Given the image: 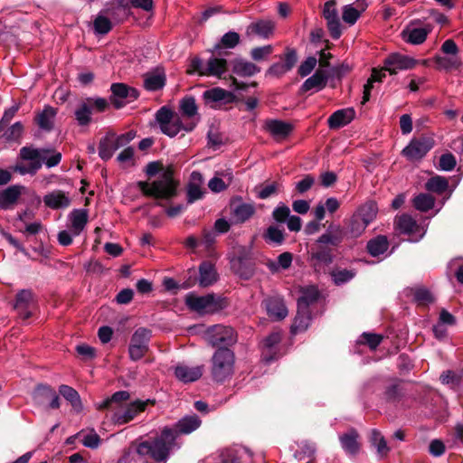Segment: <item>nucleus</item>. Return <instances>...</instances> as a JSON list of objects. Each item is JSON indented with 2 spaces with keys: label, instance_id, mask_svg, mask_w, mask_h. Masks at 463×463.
<instances>
[{
  "label": "nucleus",
  "instance_id": "11",
  "mask_svg": "<svg viewBox=\"0 0 463 463\" xmlns=\"http://www.w3.org/2000/svg\"><path fill=\"white\" fill-rule=\"evenodd\" d=\"M110 91L109 102L116 109L124 108L139 97V91L137 89L121 82L111 84Z\"/></svg>",
  "mask_w": 463,
  "mask_h": 463
},
{
  "label": "nucleus",
  "instance_id": "22",
  "mask_svg": "<svg viewBox=\"0 0 463 463\" xmlns=\"http://www.w3.org/2000/svg\"><path fill=\"white\" fill-rule=\"evenodd\" d=\"M431 32V26L413 27L412 24L402 31V38L404 42L413 45L423 43L429 33Z\"/></svg>",
  "mask_w": 463,
  "mask_h": 463
},
{
  "label": "nucleus",
  "instance_id": "31",
  "mask_svg": "<svg viewBox=\"0 0 463 463\" xmlns=\"http://www.w3.org/2000/svg\"><path fill=\"white\" fill-rule=\"evenodd\" d=\"M404 395L405 390L402 381L394 380L385 386L383 393V399L388 403L396 404L404 397Z\"/></svg>",
  "mask_w": 463,
  "mask_h": 463
},
{
  "label": "nucleus",
  "instance_id": "4",
  "mask_svg": "<svg viewBox=\"0 0 463 463\" xmlns=\"http://www.w3.org/2000/svg\"><path fill=\"white\" fill-rule=\"evenodd\" d=\"M137 186L146 196L168 200L176 195L177 183L173 177L172 169L168 168L158 179L152 183L139 181Z\"/></svg>",
  "mask_w": 463,
  "mask_h": 463
},
{
  "label": "nucleus",
  "instance_id": "19",
  "mask_svg": "<svg viewBox=\"0 0 463 463\" xmlns=\"http://www.w3.org/2000/svg\"><path fill=\"white\" fill-rule=\"evenodd\" d=\"M262 305L269 317L273 321L283 320L288 314L284 299L279 296H269L266 298Z\"/></svg>",
  "mask_w": 463,
  "mask_h": 463
},
{
  "label": "nucleus",
  "instance_id": "49",
  "mask_svg": "<svg viewBox=\"0 0 463 463\" xmlns=\"http://www.w3.org/2000/svg\"><path fill=\"white\" fill-rule=\"evenodd\" d=\"M448 180L440 175H436L430 178L425 184V188L427 191L436 193L438 194H443L448 189Z\"/></svg>",
  "mask_w": 463,
  "mask_h": 463
},
{
  "label": "nucleus",
  "instance_id": "61",
  "mask_svg": "<svg viewBox=\"0 0 463 463\" xmlns=\"http://www.w3.org/2000/svg\"><path fill=\"white\" fill-rule=\"evenodd\" d=\"M376 213L377 208L376 205L373 203L364 205L358 210V212L355 213L356 215H361L363 220L366 221L368 225L376 217Z\"/></svg>",
  "mask_w": 463,
  "mask_h": 463
},
{
  "label": "nucleus",
  "instance_id": "57",
  "mask_svg": "<svg viewBox=\"0 0 463 463\" xmlns=\"http://www.w3.org/2000/svg\"><path fill=\"white\" fill-rule=\"evenodd\" d=\"M414 300L419 304H430L434 301L430 291L426 288H411Z\"/></svg>",
  "mask_w": 463,
  "mask_h": 463
},
{
  "label": "nucleus",
  "instance_id": "28",
  "mask_svg": "<svg viewBox=\"0 0 463 463\" xmlns=\"http://www.w3.org/2000/svg\"><path fill=\"white\" fill-rule=\"evenodd\" d=\"M57 109L52 106H44L43 109L38 112L34 118V122L40 129L50 132L54 128V119Z\"/></svg>",
  "mask_w": 463,
  "mask_h": 463
},
{
  "label": "nucleus",
  "instance_id": "46",
  "mask_svg": "<svg viewBox=\"0 0 463 463\" xmlns=\"http://www.w3.org/2000/svg\"><path fill=\"white\" fill-rule=\"evenodd\" d=\"M389 247L388 240L385 236L379 235L367 242V251L373 257H377L384 253Z\"/></svg>",
  "mask_w": 463,
  "mask_h": 463
},
{
  "label": "nucleus",
  "instance_id": "20",
  "mask_svg": "<svg viewBox=\"0 0 463 463\" xmlns=\"http://www.w3.org/2000/svg\"><path fill=\"white\" fill-rule=\"evenodd\" d=\"M203 99L205 105L211 106V108H216L217 103L231 104L236 100L235 95L224 89L220 87H214L205 90L203 93Z\"/></svg>",
  "mask_w": 463,
  "mask_h": 463
},
{
  "label": "nucleus",
  "instance_id": "5",
  "mask_svg": "<svg viewBox=\"0 0 463 463\" xmlns=\"http://www.w3.org/2000/svg\"><path fill=\"white\" fill-rule=\"evenodd\" d=\"M211 375L214 382L222 383L230 379L234 373L235 354L230 348H217L213 353Z\"/></svg>",
  "mask_w": 463,
  "mask_h": 463
},
{
  "label": "nucleus",
  "instance_id": "24",
  "mask_svg": "<svg viewBox=\"0 0 463 463\" xmlns=\"http://www.w3.org/2000/svg\"><path fill=\"white\" fill-rule=\"evenodd\" d=\"M143 86L147 91L162 90L166 83V75L162 68H156L143 75Z\"/></svg>",
  "mask_w": 463,
  "mask_h": 463
},
{
  "label": "nucleus",
  "instance_id": "47",
  "mask_svg": "<svg viewBox=\"0 0 463 463\" xmlns=\"http://www.w3.org/2000/svg\"><path fill=\"white\" fill-rule=\"evenodd\" d=\"M433 61L436 63L438 70L451 71L458 69L461 66V61L458 56H440L435 55Z\"/></svg>",
  "mask_w": 463,
  "mask_h": 463
},
{
  "label": "nucleus",
  "instance_id": "2",
  "mask_svg": "<svg viewBox=\"0 0 463 463\" xmlns=\"http://www.w3.org/2000/svg\"><path fill=\"white\" fill-rule=\"evenodd\" d=\"M129 399L130 393L128 391H118L110 397L98 403L96 407L99 411H114L112 420L117 424L122 425L131 421L138 413L144 411L149 402V400H136L123 406V402H128Z\"/></svg>",
  "mask_w": 463,
  "mask_h": 463
},
{
  "label": "nucleus",
  "instance_id": "62",
  "mask_svg": "<svg viewBox=\"0 0 463 463\" xmlns=\"http://www.w3.org/2000/svg\"><path fill=\"white\" fill-rule=\"evenodd\" d=\"M360 15L361 13L351 5H346L343 7L342 19L349 25L354 24Z\"/></svg>",
  "mask_w": 463,
  "mask_h": 463
},
{
  "label": "nucleus",
  "instance_id": "40",
  "mask_svg": "<svg viewBox=\"0 0 463 463\" xmlns=\"http://www.w3.org/2000/svg\"><path fill=\"white\" fill-rule=\"evenodd\" d=\"M19 185H12L0 192V209H9L16 203L21 195V189Z\"/></svg>",
  "mask_w": 463,
  "mask_h": 463
},
{
  "label": "nucleus",
  "instance_id": "17",
  "mask_svg": "<svg viewBox=\"0 0 463 463\" xmlns=\"http://www.w3.org/2000/svg\"><path fill=\"white\" fill-rule=\"evenodd\" d=\"M276 24L271 19H258L251 22L245 30V35L248 38L259 37L261 39H269L273 36Z\"/></svg>",
  "mask_w": 463,
  "mask_h": 463
},
{
  "label": "nucleus",
  "instance_id": "64",
  "mask_svg": "<svg viewBox=\"0 0 463 463\" xmlns=\"http://www.w3.org/2000/svg\"><path fill=\"white\" fill-rule=\"evenodd\" d=\"M290 214V209L284 203L278 205L272 212V217L277 222H285Z\"/></svg>",
  "mask_w": 463,
  "mask_h": 463
},
{
  "label": "nucleus",
  "instance_id": "3",
  "mask_svg": "<svg viewBox=\"0 0 463 463\" xmlns=\"http://www.w3.org/2000/svg\"><path fill=\"white\" fill-rule=\"evenodd\" d=\"M184 118L166 106L161 107L156 113L160 130L169 137H175L181 130L191 132L195 128L198 119L184 120Z\"/></svg>",
  "mask_w": 463,
  "mask_h": 463
},
{
  "label": "nucleus",
  "instance_id": "12",
  "mask_svg": "<svg viewBox=\"0 0 463 463\" xmlns=\"http://www.w3.org/2000/svg\"><path fill=\"white\" fill-rule=\"evenodd\" d=\"M210 343L218 348H230L237 343L238 337L232 326L216 325L210 331Z\"/></svg>",
  "mask_w": 463,
  "mask_h": 463
},
{
  "label": "nucleus",
  "instance_id": "48",
  "mask_svg": "<svg viewBox=\"0 0 463 463\" xmlns=\"http://www.w3.org/2000/svg\"><path fill=\"white\" fill-rule=\"evenodd\" d=\"M91 109L89 103L86 100L82 101L78 108L74 111L75 119L79 126L86 127L88 126L92 118H91Z\"/></svg>",
  "mask_w": 463,
  "mask_h": 463
},
{
  "label": "nucleus",
  "instance_id": "41",
  "mask_svg": "<svg viewBox=\"0 0 463 463\" xmlns=\"http://www.w3.org/2000/svg\"><path fill=\"white\" fill-rule=\"evenodd\" d=\"M179 109L182 113V117H185L187 120L198 119V107L195 102V99L193 96H185L180 100Z\"/></svg>",
  "mask_w": 463,
  "mask_h": 463
},
{
  "label": "nucleus",
  "instance_id": "56",
  "mask_svg": "<svg viewBox=\"0 0 463 463\" xmlns=\"http://www.w3.org/2000/svg\"><path fill=\"white\" fill-rule=\"evenodd\" d=\"M42 149L33 146H23L20 149V157L30 163L41 162Z\"/></svg>",
  "mask_w": 463,
  "mask_h": 463
},
{
  "label": "nucleus",
  "instance_id": "53",
  "mask_svg": "<svg viewBox=\"0 0 463 463\" xmlns=\"http://www.w3.org/2000/svg\"><path fill=\"white\" fill-rule=\"evenodd\" d=\"M54 391L50 385L39 384L33 392V399L38 404H43L47 401L50 402Z\"/></svg>",
  "mask_w": 463,
  "mask_h": 463
},
{
  "label": "nucleus",
  "instance_id": "14",
  "mask_svg": "<svg viewBox=\"0 0 463 463\" xmlns=\"http://www.w3.org/2000/svg\"><path fill=\"white\" fill-rule=\"evenodd\" d=\"M255 212L254 205L252 203H244L240 196L231 200L230 214L232 223H244L254 215Z\"/></svg>",
  "mask_w": 463,
  "mask_h": 463
},
{
  "label": "nucleus",
  "instance_id": "59",
  "mask_svg": "<svg viewBox=\"0 0 463 463\" xmlns=\"http://www.w3.org/2000/svg\"><path fill=\"white\" fill-rule=\"evenodd\" d=\"M24 126L21 122H15L11 127H9L2 135V137L5 141H15L19 139L23 134Z\"/></svg>",
  "mask_w": 463,
  "mask_h": 463
},
{
  "label": "nucleus",
  "instance_id": "63",
  "mask_svg": "<svg viewBox=\"0 0 463 463\" xmlns=\"http://www.w3.org/2000/svg\"><path fill=\"white\" fill-rule=\"evenodd\" d=\"M273 52V47L269 44L261 47H255L250 51V57L256 61L266 60Z\"/></svg>",
  "mask_w": 463,
  "mask_h": 463
},
{
  "label": "nucleus",
  "instance_id": "60",
  "mask_svg": "<svg viewBox=\"0 0 463 463\" xmlns=\"http://www.w3.org/2000/svg\"><path fill=\"white\" fill-rule=\"evenodd\" d=\"M360 338V343L368 345L372 350H375L382 343L383 336L380 334L364 332Z\"/></svg>",
  "mask_w": 463,
  "mask_h": 463
},
{
  "label": "nucleus",
  "instance_id": "55",
  "mask_svg": "<svg viewBox=\"0 0 463 463\" xmlns=\"http://www.w3.org/2000/svg\"><path fill=\"white\" fill-rule=\"evenodd\" d=\"M61 154L53 152L51 149L42 148L41 163H44L47 167H54L60 164Z\"/></svg>",
  "mask_w": 463,
  "mask_h": 463
},
{
  "label": "nucleus",
  "instance_id": "42",
  "mask_svg": "<svg viewBox=\"0 0 463 463\" xmlns=\"http://www.w3.org/2000/svg\"><path fill=\"white\" fill-rule=\"evenodd\" d=\"M369 441L376 449L377 455L380 458L387 457L391 449L388 447L385 438L378 430H372Z\"/></svg>",
  "mask_w": 463,
  "mask_h": 463
},
{
  "label": "nucleus",
  "instance_id": "44",
  "mask_svg": "<svg viewBox=\"0 0 463 463\" xmlns=\"http://www.w3.org/2000/svg\"><path fill=\"white\" fill-rule=\"evenodd\" d=\"M292 260L293 255L290 252L286 251L278 256L277 261L269 260L265 264L270 272L276 273L280 269H288L291 266Z\"/></svg>",
  "mask_w": 463,
  "mask_h": 463
},
{
  "label": "nucleus",
  "instance_id": "39",
  "mask_svg": "<svg viewBox=\"0 0 463 463\" xmlns=\"http://www.w3.org/2000/svg\"><path fill=\"white\" fill-rule=\"evenodd\" d=\"M320 292L315 286L304 288L301 296L298 299V307L309 309V307L318 301Z\"/></svg>",
  "mask_w": 463,
  "mask_h": 463
},
{
  "label": "nucleus",
  "instance_id": "21",
  "mask_svg": "<svg viewBox=\"0 0 463 463\" xmlns=\"http://www.w3.org/2000/svg\"><path fill=\"white\" fill-rule=\"evenodd\" d=\"M33 304V294L30 289H21L15 296L14 309L19 317L26 320L32 317L31 307Z\"/></svg>",
  "mask_w": 463,
  "mask_h": 463
},
{
  "label": "nucleus",
  "instance_id": "33",
  "mask_svg": "<svg viewBox=\"0 0 463 463\" xmlns=\"http://www.w3.org/2000/svg\"><path fill=\"white\" fill-rule=\"evenodd\" d=\"M232 72L240 77H250L260 71V68L253 62L241 58L232 61Z\"/></svg>",
  "mask_w": 463,
  "mask_h": 463
},
{
  "label": "nucleus",
  "instance_id": "51",
  "mask_svg": "<svg viewBox=\"0 0 463 463\" xmlns=\"http://www.w3.org/2000/svg\"><path fill=\"white\" fill-rule=\"evenodd\" d=\"M240 43V34L236 32L230 31L224 33L220 43L214 46V50H219L222 47L227 49H233Z\"/></svg>",
  "mask_w": 463,
  "mask_h": 463
},
{
  "label": "nucleus",
  "instance_id": "37",
  "mask_svg": "<svg viewBox=\"0 0 463 463\" xmlns=\"http://www.w3.org/2000/svg\"><path fill=\"white\" fill-rule=\"evenodd\" d=\"M199 284L201 287H208L216 282L218 274L216 269L209 261H203L199 266Z\"/></svg>",
  "mask_w": 463,
  "mask_h": 463
},
{
  "label": "nucleus",
  "instance_id": "27",
  "mask_svg": "<svg viewBox=\"0 0 463 463\" xmlns=\"http://www.w3.org/2000/svg\"><path fill=\"white\" fill-rule=\"evenodd\" d=\"M71 202L69 194L61 190H54L43 196L44 204L53 210L67 208Z\"/></svg>",
  "mask_w": 463,
  "mask_h": 463
},
{
  "label": "nucleus",
  "instance_id": "52",
  "mask_svg": "<svg viewBox=\"0 0 463 463\" xmlns=\"http://www.w3.org/2000/svg\"><path fill=\"white\" fill-rule=\"evenodd\" d=\"M367 226L366 221H364L361 215L354 213L350 220L348 232L352 237L357 238L364 232Z\"/></svg>",
  "mask_w": 463,
  "mask_h": 463
},
{
  "label": "nucleus",
  "instance_id": "50",
  "mask_svg": "<svg viewBox=\"0 0 463 463\" xmlns=\"http://www.w3.org/2000/svg\"><path fill=\"white\" fill-rule=\"evenodd\" d=\"M435 199L429 194H420L413 199V206L420 212L426 213L432 209Z\"/></svg>",
  "mask_w": 463,
  "mask_h": 463
},
{
  "label": "nucleus",
  "instance_id": "7",
  "mask_svg": "<svg viewBox=\"0 0 463 463\" xmlns=\"http://www.w3.org/2000/svg\"><path fill=\"white\" fill-rule=\"evenodd\" d=\"M230 265L232 271L240 279L248 280L251 279L256 271V261L250 249L244 246L240 247L236 254L231 258Z\"/></svg>",
  "mask_w": 463,
  "mask_h": 463
},
{
  "label": "nucleus",
  "instance_id": "35",
  "mask_svg": "<svg viewBox=\"0 0 463 463\" xmlns=\"http://www.w3.org/2000/svg\"><path fill=\"white\" fill-rule=\"evenodd\" d=\"M311 319L310 309L298 307L297 315L290 327L291 334L297 335L306 331L311 323Z\"/></svg>",
  "mask_w": 463,
  "mask_h": 463
},
{
  "label": "nucleus",
  "instance_id": "26",
  "mask_svg": "<svg viewBox=\"0 0 463 463\" xmlns=\"http://www.w3.org/2000/svg\"><path fill=\"white\" fill-rule=\"evenodd\" d=\"M203 365L189 367L184 364H178L174 369L175 376L181 382L187 383L195 382L203 375Z\"/></svg>",
  "mask_w": 463,
  "mask_h": 463
},
{
  "label": "nucleus",
  "instance_id": "30",
  "mask_svg": "<svg viewBox=\"0 0 463 463\" xmlns=\"http://www.w3.org/2000/svg\"><path fill=\"white\" fill-rule=\"evenodd\" d=\"M354 117L353 109H343L335 111L327 119L329 128L337 129L349 124Z\"/></svg>",
  "mask_w": 463,
  "mask_h": 463
},
{
  "label": "nucleus",
  "instance_id": "13",
  "mask_svg": "<svg viewBox=\"0 0 463 463\" xmlns=\"http://www.w3.org/2000/svg\"><path fill=\"white\" fill-rule=\"evenodd\" d=\"M434 142L430 137L413 138L402 149V154L409 161H418L422 159L427 153L433 147Z\"/></svg>",
  "mask_w": 463,
  "mask_h": 463
},
{
  "label": "nucleus",
  "instance_id": "9",
  "mask_svg": "<svg viewBox=\"0 0 463 463\" xmlns=\"http://www.w3.org/2000/svg\"><path fill=\"white\" fill-rule=\"evenodd\" d=\"M344 73V66L333 67L329 71L318 69L311 77L307 78L301 86L304 92L315 90L319 91L323 90L330 78L340 79Z\"/></svg>",
  "mask_w": 463,
  "mask_h": 463
},
{
  "label": "nucleus",
  "instance_id": "10",
  "mask_svg": "<svg viewBox=\"0 0 463 463\" xmlns=\"http://www.w3.org/2000/svg\"><path fill=\"white\" fill-rule=\"evenodd\" d=\"M151 336V330L145 327H139L133 333L128 346L129 358L132 361H138L146 355Z\"/></svg>",
  "mask_w": 463,
  "mask_h": 463
},
{
  "label": "nucleus",
  "instance_id": "36",
  "mask_svg": "<svg viewBox=\"0 0 463 463\" xmlns=\"http://www.w3.org/2000/svg\"><path fill=\"white\" fill-rule=\"evenodd\" d=\"M395 227L400 233L415 235L420 232L417 222L409 214H402L395 220Z\"/></svg>",
  "mask_w": 463,
  "mask_h": 463
},
{
  "label": "nucleus",
  "instance_id": "54",
  "mask_svg": "<svg viewBox=\"0 0 463 463\" xmlns=\"http://www.w3.org/2000/svg\"><path fill=\"white\" fill-rule=\"evenodd\" d=\"M264 239L269 243L281 245L285 241L284 232L278 227L271 225L266 230Z\"/></svg>",
  "mask_w": 463,
  "mask_h": 463
},
{
  "label": "nucleus",
  "instance_id": "45",
  "mask_svg": "<svg viewBox=\"0 0 463 463\" xmlns=\"http://www.w3.org/2000/svg\"><path fill=\"white\" fill-rule=\"evenodd\" d=\"M356 269H334L330 272L331 279L335 285L342 286L351 281L356 276Z\"/></svg>",
  "mask_w": 463,
  "mask_h": 463
},
{
  "label": "nucleus",
  "instance_id": "32",
  "mask_svg": "<svg viewBox=\"0 0 463 463\" xmlns=\"http://www.w3.org/2000/svg\"><path fill=\"white\" fill-rule=\"evenodd\" d=\"M88 211L86 209H74L69 214L71 230L72 235L78 236L81 233L88 222Z\"/></svg>",
  "mask_w": 463,
  "mask_h": 463
},
{
  "label": "nucleus",
  "instance_id": "16",
  "mask_svg": "<svg viewBox=\"0 0 463 463\" xmlns=\"http://www.w3.org/2000/svg\"><path fill=\"white\" fill-rule=\"evenodd\" d=\"M323 17L326 21L331 37L335 40L339 39L342 30L335 0H329L324 4Z\"/></svg>",
  "mask_w": 463,
  "mask_h": 463
},
{
  "label": "nucleus",
  "instance_id": "8",
  "mask_svg": "<svg viewBox=\"0 0 463 463\" xmlns=\"http://www.w3.org/2000/svg\"><path fill=\"white\" fill-rule=\"evenodd\" d=\"M228 62L223 58H217L212 56L204 64L203 60L199 57H194L191 61V68L188 72H198L202 76H215L222 78L227 71Z\"/></svg>",
  "mask_w": 463,
  "mask_h": 463
},
{
  "label": "nucleus",
  "instance_id": "23",
  "mask_svg": "<svg viewBox=\"0 0 463 463\" xmlns=\"http://www.w3.org/2000/svg\"><path fill=\"white\" fill-rule=\"evenodd\" d=\"M345 232L340 225H329L326 232L318 237L317 244L338 247L344 241Z\"/></svg>",
  "mask_w": 463,
  "mask_h": 463
},
{
  "label": "nucleus",
  "instance_id": "6",
  "mask_svg": "<svg viewBox=\"0 0 463 463\" xmlns=\"http://www.w3.org/2000/svg\"><path fill=\"white\" fill-rule=\"evenodd\" d=\"M185 303L191 310L202 315L216 313L228 306L225 298L214 294H207L201 297L189 294L186 296Z\"/></svg>",
  "mask_w": 463,
  "mask_h": 463
},
{
  "label": "nucleus",
  "instance_id": "25",
  "mask_svg": "<svg viewBox=\"0 0 463 463\" xmlns=\"http://www.w3.org/2000/svg\"><path fill=\"white\" fill-rule=\"evenodd\" d=\"M360 435L358 431L351 428L347 432L339 436V441L342 449L351 456H355L359 453L361 444L359 442Z\"/></svg>",
  "mask_w": 463,
  "mask_h": 463
},
{
  "label": "nucleus",
  "instance_id": "29",
  "mask_svg": "<svg viewBox=\"0 0 463 463\" xmlns=\"http://www.w3.org/2000/svg\"><path fill=\"white\" fill-rule=\"evenodd\" d=\"M265 129L274 138H286L293 130L291 124L279 119H269L265 122Z\"/></svg>",
  "mask_w": 463,
  "mask_h": 463
},
{
  "label": "nucleus",
  "instance_id": "58",
  "mask_svg": "<svg viewBox=\"0 0 463 463\" xmlns=\"http://www.w3.org/2000/svg\"><path fill=\"white\" fill-rule=\"evenodd\" d=\"M93 27L97 34H107L112 29V24L108 17L98 15L93 22Z\"/></svg>",
  "mask_w": 463,
  "mask_h": 463
},
{
  "label": "nucleus",
  "instance_id": "15",
  "mask_svg": "<svg viewBox=\"0 0 463 463\" xmlns=\"http://www.w3.org/2000/svg\"><path fill=\"white\" fill-rule=\"evenodd\" d=\"M418 63V60L398 52L389 54L383 61L384 70L392 75L397 74L399 71L413 69Z\"/></svg>",
  "mask_w": 463,
  "mask_h": 463
},
{
  "label": "nucleus",
  "instance_id": "34",
  "mask_svg": "<svg viewBox=\"0 0 463 463\" xmlns=\"http://www.w3.org/2000/svg\"><path fill=\"white\" fill-rule=\"evenodd\" d=\"M118 149L115 141V133L108 132L104 137H102L99 144V156L104 160L108 161L112 156L114 152Z\"/></svg>",
  "mask_w": 463,
  "mask_h": 463
},
{
  "label": "nucleus",
  "instance_id": "1",
  "mask_svg": "<svg viewBox=\"0 0 463 463\" xmlns=\"http://www.w3.org/2000/svg\"><path fill=\"white\" fill-rule=\"evenodd\" d=\"M175 439L172 428L165 427L158 436L140 442L136 451L147 463H166L176 446Z\"/></svg>",
  "mask_w": 463,
  "mask_h": 463
},
{
  "label": "nucleus",
  "instance_id": "38",
  "mask_svg": "<svg viewBox=\"0 0 463 463\" xmlns=\"http://www.w3.org/2000/svg\"><path fill=\"white\" fill-rule=\"evenodd\" d=\"M201 425V420L196 415L185 416L175 424L172 430L175 432L176 437L179 434H189L195 430Z\"/></svg>",
  "mask_w": 463,
  "mask_h": 463
},
{
  "label": "nucleus",
  "instance_id": "18",
  "mask_svg": "<svg viewBox=\"0 0 463 463\" xmlns=\"http://www.w3.org/2000/svg\"><path fill=\"white\" fill-rule=\"evenodd\" d=\"M334 258L332 248L317 244V247L311 249L308 261L316 270H320L323 267L330 265Z\"/></svg>",
  "mask_w": 463,
  "mask_h": 463
},
{
  "label": "nucleus",
  "instance_id": "43",
  "mask_svg": "<svg viewBox=\"0 0 463 463\" xmlns=\"http://www.w3.org/2000/svg\"><path fill=\"white\" fill-rule=\"evenodd\" d=\"M59 392L66 401L71 403L76 411L79 412L82 410L83 406L80 394L74 388L66 384H61L59 387Z\"/></svg>",
  "mask_w": 463,
  "mask_h": 463
}]
</instances>
